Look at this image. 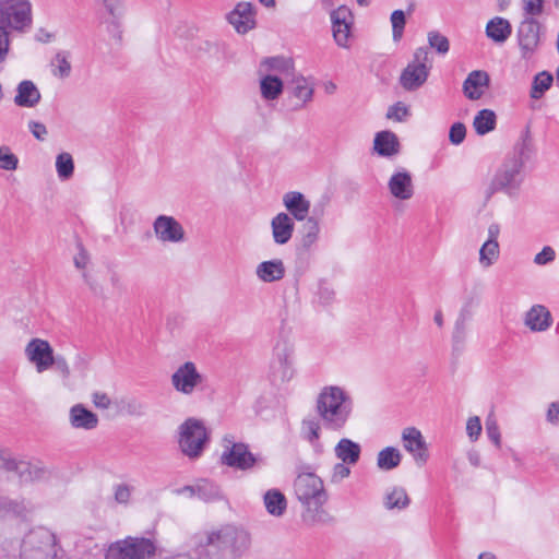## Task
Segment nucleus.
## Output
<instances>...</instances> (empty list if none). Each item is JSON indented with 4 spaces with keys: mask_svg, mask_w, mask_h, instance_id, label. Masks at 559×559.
Masks as SVG:
<instances>
[{
    "mask_svg": "<svg viewBox=\"0 0 559 559\" xmlns=\"http://www.w3.org/2000/svg\"><path fill=\"white\" fill-rule=\"evenodd\" d=\"M251 545L252 537L248 530L226 523L200 533L192 551L197 559H241Z\"/></svg>",
    "mask_w": 559,
    "mask_h": 559,
    "instance_id": "obj_1",
    "label": "nucleus"
},
{
    "mask_svg": "<svg viewBox=\"0 0 559 559\" xmlns=\"http://www.w3.org/2000/svg\"><path fill=\"white\" fill-rule=\"evenodd\" d=\"M316 411L326 428L340 430L352 415L353 400L344 388L326 385L317 395Z\"/></svg>",
    "mask_w": 559,
    "mask_h": 559,
    "instance_id": "obj_2",
    "label": "nucleus"
},
{
    "mask_svg": "<svg viewBox=\"0 0 559 559\" xmlns=\"http://www.w3.org/2000/svg\"><path fill=\"white\" fill-rule=\"evenodd\" d=\"M33 23L31 0H0V25L9 32L24 33Z\"/></svg>",
    "mask_w": 559,
    "mask_h": 559,
    "instance_id": "obj_3",
    "label": "nucleus"
},
{
    "mask_svg": "<svg viewBox=\"0 0 559 559\" xmlns=\"http://www.w3.org/2000/svg\"><path fill=\"white\" fill-rule=\"evenodd\" d=\"M209 438V431L201 419L188 418L179 427V448L190 459L201 455Z\"/></svg>",
    "mask_w": 559,
    "mask_h": 559,
    "instance_id": "obj_4",
    "label": "nucleus"
},
{
    "mask_svg": "<svg viewBox=\"0 0 559 559\" xmlns=\"http://www.w3.org/2000/svg\"><path fill=\"white\" fill-rule=\"evenodd\" d=\"M156 552V545L150 538L127 537L111 543L105 551V559H148Z\"/></svg>",
    "mask_w": 559,
    "mask_h": 559,
    "instance_id": "obj_5",
    "label": "nucleus"
},
{
    "mask_svg": "<svg viewBox=\"0 0 559 559\" xmlns=\"http://www.w3.org/2000/svg\"><path fill=\"white\" fill-rule=\"evenodd\" d=\"M522 170L523 167L506 158L485 191L486 200H489L498 191H502L509 197H515L523 181Z\"/></svg>",
    "mask_w": 559,
    "mask_h": 559,
    "instance_id": "obj_6",
    "label": "nucleus"
},
{
    "mask_svg": "<svg viewBox=\"0 0 559 559\" xmlns=\"http://www.w3.org/2000/svg\"><path fill=\"white\" fill-rule=\"evenodd\" d=\"M294 488L298 500L305 506H322L328 500L323 481L312 473L299 474Z\"/></svg>",
    "mask_w": 559,
    "mask_h": 559,
    "instance_id": "obj_7",
    "label": "nucleus"
},
{
    "mask_svg": "<svg viewBox=\"0 0 559 559\" xmlns=\"http://www.w3.org/2000/svg\"><path fill=\"white\" fill-rule=\"evenodd\" d=\"M205 382V376L193 361H185L171 373L170 383L174 390L182 395H192Z\"/></svg>",
    "mask_w": 559,
    "mask_h": 559,
    "instance_id": "obj_8",
    "label": "nucleus"
},
{
    "mask_svg": "<svg viewBox=\"0 0 559 559\" xmlns=\"http://www.w3.org/2000/svg\"><path fill=\"white\" fill-rule=\"evenodd\" d=\"M295 349L287 342L275 346V362L271 370V380L274 384L290 382L296 376Z\"/></svg>",
    "mask_w": 559,
    "mask_h": 559,
    "instance_id": "obj_9",
    "label": "nucleus"
},
{
    "mask_svg": "<svg viewBox=\"0 0 559 559\" xmlns=\"http://www.w3.org/2000/svg\"><path fill=\"white\" fill-rule=\"evenodd\" d=\"M430 70L429 52L426 48H418L413 61L404 69L401 75V84L407 91L420 87L428 79Z\"/></svg>",
    "mask_w": 559,
    "mask_h": 559,
    "instance_id": "obj_10",
    "label": "nucleus"
},
{
    "mask_svg": "<svg viewBox=\"0 0 559 559\" xmlns=\"http://www.w3.org/2000/svg\"><path fill=\"white\" fill-rule=\"evenodd\" d=\"M24 355L37 373H43L51 369L55 362V350L51 344L45 338H31L24 347Z\"/></svg>",
    "mask_w": 559,
    "mask_h": 559,
    "instance_id": "obj_11",
    "label": "nucleus"
},
{
    "mask_svg": "<svg viewBox=\"0 0 559 559\" xmlns=\"http://www.w3.org/2000/svg\"><path fill=\"white\" fill-rule=\"evenodd\" d=\"M221 461L229 467L247 471L257 465L259 457L249 451L247 444L225 438Z\"/></svg>",
    "mask_w": 559,
    "mask_h": 559,
    "instance_id": "obj_12",
    "label": "nucleus"
},
{
    "mask_svg": "<svg viewBox=\"0 0 559 559\" xmlns=\"http://www.w3.org/2000/svg\"><path fill=\"white\" fill-rule=\"evenodd\" d=\"M404 450L411 455L417 466H424L430 459L429 444L423 432L414 427H405L401 432Z\"/></svg>",
    "mask_w": 559,
    "mask_h": 559,
    "instance_id": "obj_13",
    "label": "nucleus"
},
{
    "mask_svg": "<svg viewBox=\"0 0 559 559\" xmlns=\"http://www.w3.org/2000/svg\"><path fill=\"white\" fill-rule=\"evenodd\" d=\"M53 536L46 531L32 533L24 542L22 559H53Z\"/></svg>",
    "mask_w": 559,
    "mask_h": 559,
    "instance_id": "obj_14",
    "label": "nucleus"
},
{
    "mask_svg": "<svg viewBox=\"0 0 559 559\" xmlns=\"http://www.w3.org/2000/svg\"><path fill=\"white\" fill-rule=\"evenodd\" d=\"M156 240L160 243H181L186 241V230L182 224L171 215L156 216L152 224Z\"/></svg>",
    "mask_w": 559,
    "mask_h": 559,
    "instance_id": "obj_15",
    "label": "nucleus"
},
{
    "mask_svg": "<svg viewBox=\"0 0 559 559\" xmlns=\"http://www.w3.org/2000/svg\"><path fill=\"white\" fill-rule=\"evenodd\" d=\"M518 41L522 57L530 59L540 44V25L533 17H526L519 26Z\"/></svg>",
    "mask_w": 559,
    "mask_h": 559,
    "instance_id": "obj_16",
    "label": "nucleus"
},
{
    "mask_svg": "<svg viewBox=\"0 0 559 559\" xmlns=\"http://www.w3.org/2000/svg\"><path fill=\"white\" fill-rule=\"evenodd\" d=\"M227 21L234 29L245 35L257 27V10L251 2H239L228 13Z\"/></svg>",
    "mask_w": 559,
    "mask_h": 559,
    "instance_id": "obj_17",
    "label": "nucleus"
},
{
    "mask_svg": "<svg viewBox=\"0 0 559 559\" xmlns=\"http://www.w3.org/2000/svg\"><path fill=\"white\" fill-rule=\"evenodd\" d=\"M388 190L395 200H411L415 194L412 174L404 168L395 170L388 180Z\"/></svg>",
    "mask_w": 559,
    "mask_h": 559,
    "instance_id": "obj_18",
    "label": "nucleus"
},
{
    "mask_svg": "<svg viewBox=\"0 0 559 559\" xmlns=\"http://www.w3.org/2000/svg\"><path fill=\"white\" fill-rule=\"evenodd\" d=\"M283 205L294 219L304 222L308 219L310 201L299 191H289L283 195Z\"/></svg>",
    "mask_w": 559,
    "mask_h": 559,
    "instance_id": "obj_19",
    "label": "nucleus"
},
{
    "mask_svg": "<svg viewBox=\"0 0 559 559\" xmlns=\"http://www.w3.org/2000/svg\"><path fill=\"white\" fill-rule=\"evenodd\" d=\"M69 424L76 430H94L99 424L98 416L83 404H74L69 409Z\"/></svg>",
    "mask_w": 559,
    "mask_h": 559,
    "instance_id": "obj_20",
    "label": "nucleus"
},
{
    "mask_svg": "<svg viewBox=\"0 0 559 559\" xmlns=\"http://www.w3.org/2000/svg\"><path fill=\"white\" fill-rule=\"evenodd\" d=\"M272 238L276 245L287 243L294 234L295 223L294 218L286 212L277 213L271 219Z\"/></svg>",
    "mask_w": 559,
    "mask_h": 559,
    "instance_id": "obj_21",
    "label": "nucleus"
},
{
    "mask_svg": "<svg viewBox=\"0 0 559 559\" xmlns=\"http://www.w3.org/2000/svg\"><path fill=\"white\" fill-rule=\"evenodd\" d=\"M551 324V313L543 305L532 306L524 314V325L532 332H545Z\"/></svg>",
    "mask_w": 559,
    "mask_h": 559,
    "instance_id": "obj_22",
    "label": "nucleus"
},
{
    "mask_svg": "<svg viewBox=\"0 0 559 559\" xmlns=\"http://www.w3.org/2000/svg\"><path fill=\"white\" fill-rule=\"evenodd\" d=\"M41 99L37 85L31 80L21 81L15 90L14 104L22 108H34Z\"/></svg>",
    "mask_w": 559,
    "mask_h": 559,
    "instance_id": "obj_23",
    "label": "nucleus"
},
{
    "mask_svg": "<svg viewBox=\"0 0 559 559\" xmlns=\"http://www.w3.org/2000/svg\"><path fill=\"white\" fill-rule=\"evenodd\" d=\"M103 19L109 31H117L126 13L123 0H98Z\"/></svg>",
    "mask_w": 559,
    "mask_h": 559,
    "instance_id": "obj_24",
    "label": "nucleus"
},
{
    "mask_svg": "<svg viewBox=\"0 0 559 559\" xmlns=\"http://www.w3.org/2000/svg\"><path fill=\"white\" fill-rule=\"evenodd\" d=\"M489 85V75L485 71H472L463 83L464 95L472 100L479 99Z\"/></svg>",
    "mask_w": 559,
    "mask_h": 559,
    "instance_id": "obj_25",
    "label": "nucleus"
},
{
    "mask_svg": "<svg viewBox=\"0 0 559 559\" xmlns=\"http://www.w3.org/2000/svg\"><path fill=\"white\" fill-rule=\"evenodd\" d=\"M284 91V82L281 78L270 73H259V92L264 102H276Z\"/></svg>",
    "mask_w": 559,
    "mask_h": 559,
    "instance_id": "obj_26",
    "label": "nucleus"
},
{
    "mask_svg": "<svg viewBox=\"0 0 559 559\" xmlns=\"http://www.w3.org/2000/svg\"><path fill=\"white\" fill-rule=\"evenodd\" d=\"M401 148L396 134L392 131H380L373 139V151L383 157H391L399 154Z\"/></svg>",
    "mask_w": 559,
    "mask_h": 559,
    "instance_id": "obj_27",
    "label": "nucleus"
},
{
    "mask_svg": "<svg viewBox=\"0 0 559 559\" xmlns=\"http://www.w3.org/2000/svg\"><path fill=\"white\" fill-rule=\"evenodd\" d=\"M255 276L262 283L278 282L285 276L284 262L281 259L263 261L257 265Z\"/></svg>",
    "mask_w": 559,
    "mask_h": 559,
    "instance_id": "obj_28",
    "label": "nucleus"
},
{
    "mask_svg": "<svg viewBox=\"0 0 559 559\" xmlns=\"http://www.w3.org/2000/svg\"><path fill=\"white\" fill-rule=\"evenodd\" d=\"M383 507L389 511H403L411 506V497L402 486L389 488L382 498Z\"/></svg>",
    "mask_w": 559,
    "mask_h": 559,
    "instance_id": "obj_29",
    "label": "nucleus"
},
{
    "mask_svg": "<svg viewBox=\"0 0 559 559\" xmlns=\"http://www.w3.org/2000/svg\"><path fill=\"white\" fill-rule=\"evenodd\" d=\"M534 152V144L528 131L524 132L513 146L512 153L507 159L524 168L525 163Z\"/></svg>",
    "mask_w": 559,
    "mask_h": 559,
    "instance_id": "obj_30",
    "label": "nucleus"
},
{
    "mask_svg": "<svg viewBox=\"0 0 559 559\" xmlns=\"http://www.w3.org/2000/svg\"><path fill=\"white\" fill-rule=\"evenodd\" d=\"M294 71V62L285 57H272L261 61L259 73H270L274 76L288 75Z\"/></svg>",
    "mask_w": 559,
    "mask_h": 559,
    "instance_id": "obj_31",
    "label": "nucleus"
},
{
    "mask_svg": "<svg viewBox=\"0 0 559 559\" xmlns=\"http://www.w3.org/2000/svg\"><path fill=\"white\" fill-rule=\"evenodd\" d=\"M336 457L349 465H355L360 457V445L350 439H341L334 448Z\"/></svg>",
    "mask_w": 559,
    "mask_h": 559,
    "instance_id": "obj_32",
    "label": "nucleus"
},
{
    "mask_svg": "<svg viewBox=\"0 0 559 559\" xmlns=\"http://www.w3.org/2000/svg\"><path fill=\"white\" fill-rule=\"evenodd\" d=\"M51 74L59 79L66 80L71 75V53L66 50H60L50 59L49 62Z\"/></svg>",
    "mask_w": 559,
    "mask_h": 559,
    "instance_id": "obj_33",
    "label": "nucleus"
},
{
    "mask_svg": "<svg viewBox=\"0 0 559 559\" xmlns=\"http://www.w3.org/2000/svg\"><path fill=\"white\" fill-rule=\"evenodd\" d=\"M264 507L269 514L280 518L287 508V500L285 496L277 489H270L263 497Z\"/></svg>",
    "mask_w": 559,
    "mask_h": 559,
    "instance_id": "obj_34",
    "label": "nucleus"
},
{
    "mask_svg": "<svg viewBox=\"0 0 559 559\" xmlns=\"http://www.w3.org/2000/svg\"><path fill=\"white\" fill-rule=\"evenodd\" d=\"M319 222L313 217L305 219L300 230V247L306 251L312 249L319 240Z\"/></svg>",
    "mask_w": 559,
    "mask_h": 559,
    "instance_id": "obj_35",
    "label": "nucleus"
},
{
    "mask_svg": "<svg viewBox=\"0 0 559 559\" xmlns=\"http://www.w3.org/2000/svg\"><path fill=\"white\" fill-rule=\"evenodd\" d=\"M497 127V115L491 109L479 110L473 119V128L478 135H486Z\"/></svg>",
    "mask_w": 559,
    "mask_h": 559,
    "instance_id": "obj_36",
    "label": "nucleus"
},
{
    "mask_svg": "<svg viewBox=\"0 0 559 559\" xmlns=\"http://www.w3.org/2000/svg\"><path fill=\"white\" fill-rule=\"evenodd\" d=\"M511 24L502 17L490 20L486 27L487 36L496 43H504L511 35Z\"/></svg>",
    "mask_w": 559,
    "mask_h": 559,
    "instance_id": "obj_37",
    "label": "nucleus"
},
{
    "mask_svg": "<svg viewBox=\"0 0 559 559\" xmlns=\"http://www.w3.org/2000/svg\"><path fill=\"white\" fill-rule=\"evenodd\" d=\"M292 94L301 105H306L312 99L313 85L307 78L295 75L292 80Z\"/></svg>",
    "mask_w": 559,
    "mask_h": 559,
    "instance_id": "obj_38",
    "label": "nucleus"
},
{
    "mask_svg": "<svg viewBox=\"0 0 559 559\" xmlns=\"http://www.w3.org/2000/svg\"><path fill=\"white\" fill-rule=\"evenodd\" d=\"M402 457L397 448L386 447L377 454V467L381 471H392L401 464Z\"/></svg>",
    "mask_w": 559,
    "mask_h": 559,
    "instance_id": "obj_39",
    "label": "nucleus"
},
{
    "mask_svg": "<svg viewBox=\"0 0 559 559\" xmlns=\"http://www.w3.org/2000/svg\"><path fill=\"white\" fill-rule=\"evenodd\" d=\"M500 257V246L492 241H485L479 249L478 262L483 269L492 266Z\"/></svg>",
    "mask_w": 559,
    "mask_h": 559,
    "instance_id": "obj_40",
    "label": "nucleus"
},
{
    "mask_svg": "<svg viewBox=\"0 0 559 559\" xmlns=\"http://www.w3.org/2000/svg\"><path fill=\"white\" fill-rule=\"evenodd\" d=\"M56 171L60 180H69L74 173V162L72 155L62 152L56 157Z\"/></svg>",
    "mask_w": 559,
    "mask_h": 559,
    "instance_id": "obj_41",
    "label": "nucleus"
},
{
    "mask_svg": "<svg viewBox=\"0 0 559 559\" xmlns=\"http://www.w3.org/2000/svg\"><path fill=\"white\" fill-rule=\"evenodd\" d=\"M554 82V76L546 71L538 73L533 81L531 97L538 99L549 90Z\"/></svg>",
    "mask_w": 559,
    "mask_h": 559,
    "instance_id": "obj_42",
    "label": "nucleus"
},
{
    "mask_svg": "<svg viewBox=\"0 0 559 559\" xmlns=\"http://www.w3.org/2000/svg\"><path fill=\"white\" fill-rule=\"evenodd\" d=\"M429 46L440 55H445L450 49V41L447 36L438 31H430L427 34Z\"/></svg>",
    "mask_w": 559,
    "mask_h": 559,
    "instance_id": "obj_43",
    "label": "nucleus"
},
{
    "mask_svg": "<svg viewBox=\"0 0 559 559\" xmlns=\"http://www.w3.org/2000/svg\"><path fill=\"white\" fill-rule=\"evenodd\" d=\"M392 37L394 41H400L403 37L404 27L406 24V15L402 10H395L391 14Z\"/></svg>",
    "mask_w": 559,
    "mask_h": 559,
    "instance_id": "obj_44",
    "label": "nucleus"
},
{
    "mask_svg": "<svg viewBox=\"0 0 559 559\" xmlns=\"http://www.w3.org/2000/svg\"><path fill=\"white\" fill-rule=\"evenodd\" d=\"M409 106L399 102L388 108L385 117L396 122H403L409 117Z\"/></svg>",
    "mask_w": 559,
    "mask_h": 559,
    "instance_id": "obj_45",
    "label": "nucleus"
},
{
    "mask_svg": "<svg viewBox=\"0 0 559 559\" xmlns=\"http://www.w3.org/2000/svg\"><path fill=\"white\" fill-rule=\"evenodd\" d=\"M353 24H343L332 26L333 29V38L335 43L342 48L349 47V37Z\"/></svg>",
    "mask_w": 559,
    "mask_h": 559,
    "instance_id": "obj_46",
    "label": "nucleus"
},
{
    "mask_svg": "<svg viewBox=\"0 0 559 559\" xmlns=\"http://www.w3.org/2000/svg\"><path fill=\"white\" fill-rule=\"evenodd\" d=\"M19 166V158L8 146L0 147V169L13 171Z\"/></svg>",
    "mask_w": 559,
    "mask_h": 559,
    "instance_id": "obj_47",
    "label": "nucleus"
},
{
    "mask_svg": "<svg viewBox=\"0 0 559 559\" xmlns=\"http://www.w3.org/2000/svg\"><path fill=\"white\" fill-rule=\"evenodd\" d=\"M331 21L332 26H342L343 24H353L354 19L350 10L345 5H341L331 12Z\"/></svg>",
    "mask_w": 559,
    "mask_h": 559,
    "instance_id": "obj_48",
    "label": "nucleus"
},
{
    "mask_svg": "<svg viewBox=\"0 0 559 559\" xmlns=\"http://www.w3.org/2000/svg\"><path fill=\"white\" fill-rule=\"evenodd\" d=\"M90 261H91L90 253L83 246L79 245L78 252L73 257V263L78 270L82 271L83 277L85 280L87 278L86 270L90 265Z\"/></svg>",
    "mask_w": 559,
    "mask_h": 559,
    "instance_id": "obj_49",
    "label": "nucleus"
},
{
    "mask_svg": "<svg viewBox=\"0 0 559 559\" xmlns=\"http://www.w3.org/2000/svg\"><path fill=\"white\" fill-rule=\"evenodd\" d=\"M321 426L316 419H306L302 421V433L305 438L313 442L319 439Z\"/></svg>",
    "mask_w": 559,
    "mask_h": 559,
    "instance_id": "obj_50",
    "label": "nucleus"
},
{
    "mask_svg": "<svg viewBox=\"0 0 559 559\" xmlns=\"http://www.w3.org/2000/svg\"><path fill=\"white\" fill-rule=\"evenodd\" d=\"M11 50L10 32L0 25V64H3Z\"/></svg>",
    "mask_w": 559,
    "mask_h": 559,
    "instance_id": "obj_51",
    "label": "nucleus"
},
{
    "mask_svg": "<svg viewBox=\"0 0 559 559\" xmlns=\"http://www.w3.org/2000/svg\"><path fill=\"white\" fill-rule=\"evenodd\" d=\"M486 432L488 438L499 448L501 445V437L498 423L492 415L486 419Z\"/></svg>",
    "mask_w": 559,
    "mask_h": 559,
    "instance_id": "obj_52",
    "label": "nucleus"
},
{
    "mask_svg": "<svg viewBox=\"0 0 559 559\" xmlns=\"http://www.w3.org/2000/svg\"><path fill=\"white\" fill-rule=\"evenodd\" d=\"M91 399L97 409L107 411L112 406V400L106 392L95 391L92 393Z\"/></svg>",
    "mask_w": 559,
    "mask_h": 559,
    "instance_id": "obj_53",
    "label": "nucleus"
},
{
    "mask_svg": "<svg viewBox=\"0 0 559 559\" xmlns=\"http://www.w3.org/2000/svg\"><path fill=\"white\" fill-rule=\"evenodd\" d=\"M466 135V127L462 122H455L449 131V140L452 144H461Z\"/></svg>",
    "mask_w": 559,
    "mask_h": 559,
    "instance_id": "obj_54",
    "label": "nucleus"
},
{
    "mask_svg": "<svg viewBox=\"0 0 559 559\" xmlns=\"http://www.w3.org/2000/svg\"><path fill=\"white\" fill-rule=\"evenodd\" d=\"M481 432V423L478 416H472L466 423V433L471 441H476Z\"/></svg>",
    "mask_w": 559,
    "mask_h": 559,
    "instance_id": "obj_55",
    "label": "nucleus"
},
{
    "mask_svg": "<svg viewBox=\"0 0 559 559\" xmlns=\"http://www.w3.org/2000/svg\"><path fill=\"white\" fill-rule=\"evenodd\" d=\"M348 465L349 464H345L343 462L336 463L331 474V483L337 484L343 479L349 477L350 468Z\"/></svg>",
    "mask_w": 559,
    "mask_h": 559,
    "instance_id": "obj_56",
    "label": "nucleus"
},
{
    "mask_svg": "<svg viewBox=\"0 0 559 559\" xmlns=\"http://www.w3.org/2000/svg\"><path fill=\"white\" fill-rule=\"evenodd\" d=\"M555 258H556L555 250L551 247L546 246L542 249L540 252H538L534 257V263L537 265H546V264L552 262L555 260Z\"/></svg>",
    "mask_w": 559,
    "mask_h": 559,
    "instance_id": "obj_57",
    "label": "nucleus"
},
{
    "mask_svg": "<svg viewBox=\"0 0 559 559\" xmlns=\"http://www.w3.org/2000/svg\"><path fill=\"white\" fill-rule=\"evenodd\" d=\"M543 8L544 0H523V10L527 16L542 14Z\"/></svg>",
    "mask_w": 559,
    "mask_h": 559,
    "instance_id": "obj_58",
    "label": "nucleus"
},
{
    "mask_svg": "<svg viewBox=\"0 0 559 559\" xmlns=\"http://www.w3.org/2000/svg\"><path fill=\"white\" fill-rule=\"evenodd\" d=\"M28 129L32 134L39 141H44L48 134L46 126L38 121H29Z\"/></svg>",
    "mask_w": 559,
    "mask_h": 559,
    "instance_id": "obj_59",
    "label": "nucleus"
},
{
    "mask_svg": "<svg viewBox=\"0 0 559 559\" xmlns=\"http://www.w3.org/2000/svg\"><path fill=\"white\" fill-rule=\"evenodd\" d=\"M52 368H55L63 379H68L70 377V366L64 357L55 356V362L52 364Z\"/></svg>",
    "mask_w": 559,
    "mask_h": 559,
    "instance_id": "obj_60",
    "label": "nucleus"
},
{
    "mask_svg": "<svg viewBox=\"0 0 559 559\" xmlns=\"http://www.w3.org/2000/svg\"><path fill=\"white\" fill-rule=\"evenodd\" d=\"M131 497V488L127 485H120L116 488L115 498L119 503H127Z\"/></svg>",
    "mask_w": 559,
    "mask_h": 559,
    "instance_id": "obj_61",
    "label": "nucleus"
},
{
    "mask_svg": "<svg viewBox=\"0 0 559 559\" xmlns=\"http://www.w3.org/2000/svg\"><path fill=\"white\" fill-rule=\"evenodd\" d=\"M547 420L551 425H559V403L554 402L549 405L547 411Z\"/></svg>",
    "mask_w": 559,
    "mask_h": 559,
    "instance_id": "obj_62",
    "label": "nucleus"
},
{
    "mask_svg": "<svg viewBox=\"0 0 559 559\" xmlns=\"http://www.w3.org/2000/svg\"><path fill=\"white\" fill-rule=\"evenodd\" d=\"M487 235H488V238L486 241H492L495 243H499L498 238L500 236V225L497 223L490 224L487 229Z\"/></svg>",
    "mask_w": 559,
    "mask_h": 559,
    "instance_id": "obj_63",
    "label": "nucleus"
},
{
    "mask_svg": "<svg viewBox=\"0 0 559 559\" xmlns=\"http://www.w3.org/2000/svg\"><path fill=\"white\" fill-rule=\"evenodd\" d=\"M323 88H324L325 93L334 94L336 92L337 86L334 82L328 81L324 83Z\"/></svg>",
    "mask_w": 559,
    "mask_h": 559,
    "instance_id": "obj_64",
    "label": "nucleus"
}]
</instances>
